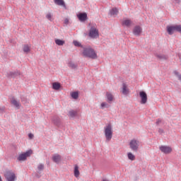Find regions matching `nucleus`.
Listing matches in <instances>:
<instances>
[{
  "label": "nucleus",
  "instance_id": "obj_18",
  "mask_svg": "<svg viewBox=\"0 0 181 181\" xmlns=\"http://www.w3.org/2000/svg\"><path fill=\"white\" fill-rule=\"evenodd\" d=\"M157 58H158L159 60H168L169 57L168 55L159 54L156 55Z\"/></svg>",
  "mask_w": 181,
  "mask_h": 181
},
{
  "label": "nucleus",
  "instance_id": "obj_10",
  "mask_svg": "<svg viewBox=\"0 0 181 181\" xmlns=\"http://www.w3.org/2000/svg\"><path fill=\"white\" fill-rule=\"evenodd\" d=\"M78 18L81 22H86V21H87V13H81L78 15Z\"/></svg>",
  "mask_w": 181,
  "mask_h": 181
},
{
  "label": "nucleus",
  "instance_id": "obj_7",
  "mask_svg": "<svg viewBox=\"0 0 181 181\" xmlns=\"http://www.w3.org/2000/svg\"><path fill=\"white\" fill-rule=\"evenodd\" d=\"M141 104H146L148 102V95L145 91H140Z\"/></svg>",
  "mask_w": 181,
  "mask_h": 181
},
{
  "label": "nucleus",
  "instance_id": "obj_29",
  "mask_svg": "<svg viewBox=\"0 0 181 181\" xmlns=\"http://www.w3.org/2000/svg\"><path fill=\"white\" fill-rule=\"evenodd\" d=\"M46 18H47V19H48V21H50V22H52V21H53V16L50 13H47Z\"/></svg>",
  "mask_w": 181,
  "mask_h": 181
},
{
  "label": "nucleus",
  "instance_id": "obj_14",
  "mask_svg": "<svg viewBox=\"0 0 181 181\" xmlns=\"http://www.w3.org/2000/svg\"><path fill=\"white\" fill-rule=\"evenodd\" d=\"M11 103L13 105H14V107H16V108L21 107V103H19V101L16 100V99H15L14 98L11 99Z\"/></svg>",
  "mask_w": 181,
  "mask_h": 181
},
{
  "label": "nucleus",
  "instance_id": "obj_4",
  "mask_svg": "<svg viewBox=\"0 0 181 181\" xmlns=\"http://www.w3.org/2000/svg\"><path fill=\"white\" fill-rule=\"evenodd\" d=\"M129 147L132 151L136 152L139 148V141L135 139H132L129 142Z\"/></svg>",
  "mask_w": 181,
  "mask_h": 181
},
{
  "label": "nucleus",
  "instance_id": "obj_26",
  "mask_svg": "<svg viewBox=\"0 0 181 181\" xmlns=\"http://www.w3.org/2000/svg\"><path fill=\"white\" fill-rule=\"evenodd\" d=\"M71 97H72L74 100H77V98H78V92H72L71 93Z\"/></svg>",
  "mask_w": 181,
  "mask_h": 181
},
{
  "label": "nucleus",
  "instance_id": "obj_6",
  "mask_svg": "<svg viewBox=\"0 0 181 181\" xmlns=\"http://www.w3.org/2000/svg\"><path fill=\"white\" fill-rule=\"evenodd\" d=\"M32 153H33V151L28 150L25 153H23L20 154L18 159V160H25V159L29 158V156H30V155H32Z\"/></svg>",
  "mask_w": 181,
  "mask_h": 181
},
{
  "label": "nucleus",
  "instance_id": "obj_38",
  "mask_svg": "<svg viewBox=\"0 0 181 181\" xmlns=\"http://www.w3.org/2000/svg\"><path fill=\"white\" fill-rule=\"evenodd\" d=\"M0 181H2V178H1V177H0Z\"/></svg>",
  "mask_w": 181,
  "mask_h": 181
},
{
  "label": "nucleus",
  "instance_id": "obj_32",
  "mask_svg": "<svg viewBox=\"0 0 181 181\" xmlns=\"http://www.w3.org/2000/svg\"><path fill=\"white\" fill-rule=\"evenodd\" d=\"M44 168H45V165H43V164H40L37 166L38 170H43Z\"/></svg>",
  "mask_w": 181,
  "mask_h": 181
},
{
  "label": "nucleus",
  "instance_id": "obj_25",
  "mask_svg": "<svg viewBox=\"0 0 181 181\" xmlns=\"http://www.w3.org/2000/svg\"><path fill=\"white\" fill-rule=\"evenodd\" d=\"M127 158L129 160H135V156L131 152L127 153Z\"/></svg>",
  "mask_w": 181,
  "mask_h": 181
},
{
  "label": "nucleus",
  "instance_id": "obj_16",
  "mask_svg": "<svg viewBox=\"0 0 181 181\" xmlns=\"http://www.w3.org/2000/svg\"><path fill=\"white\" fill-rule=\"evenodd\" d=\"M74 175L75 177H78L80 176V170H78V165H74Z\"/></svg>",
  "mask_w": 181,
  "mask_h": 181
},
{
  "label": "nucleus",
  "instance_id": "obj_19",
  "mask_svg": "<svg viewBox=\"0 0 181 181\" xmlns=\"http://www.w3.org/2000/svg\"><path fill=\"white\" fill-rule=\"evenodd\" d=\"M118 12H119L118 8H113L112 10H110V16H115L118 15Z\"/></svg>",
  "mask_w": 181,
  "mask_h": 181
},
{
  "label": "nucleus",
  "instance_id": "obj_12",
  "mask_svg": "<svg viewBox=\"0 0 181 181\" xmlns=\"http://www.w3.org/2000/svg\"><path fill=\"white\" fill-rule=\"evenodd\" d=\"M122 93L124 94V95L129 94V89H128V86H127L125 83L122 84Z\"/></svg>",
  "mask_w": 181,
  "mask_h": 181
},
{
  "label": "nucleus",
  "instance_id": "obj_17",
  "mask_svg": "<svg viewBox=\"0 0 181 181\" xmlns=\"http://www.w3.org/2000/svg\"><path fill=\"white\" fill-rule=\"evenodd\" d=\"M123 26H131L132 21L130 19H124L122 23Z\"/></svg>",
  "mask_w": 181,
  "mask_h": 181
},
{
  "label": "nucleus",
  "instance_id": "obj_2",
  "mask_svg": "<svg viewBox=\"0 0 181 181\" xmlns=\"http://www.w3.org/2000/svg\"><path fill=\"white\" fill-rule=\"evenodd\" d=\"M89 26H90L88 34L89 37H91V39H97V37L100 36L98 28H97V24L90 23Z\"/></svg>",
  "mask_w": 181,
  "mask_h": 181
},
{
  "label": "nucleus",
  "instance_id": "obj_13",
  "mask_svg": "<svg viewBox=\"0 0 181 181\" xmlns=\"http://www.w3.org/2000/svg\"><path fill=\"white\" fill-rule=\"evenodd\" d=\"M106 98L107 103H112V101H114V95L110 92H106Z\"/></svg>",
  "mask_w": 181,
  "mask_h": 181
},
{
  "label": "nucleus",
  "instance_id": "obj_27",
  "mask_svg": "<svg viewBox=\"0 0 181 181\" xmlns=\"http://www.w3.org/2000/svg\"><path fill=\"white\" fill-rule=\"evenodd\" d=\"M69 115L73 118V117H76L77 115V111L76 110H71L69 112Z\"/></svg>",
  "mask_w": 181,
  "mask_h": 181
},
{
  "label": "nucleus",
  "instance_id": "obj_23",
  "mask_svg": "<svg viewBox=\"0 0 181 181\" xmlns=\"http://www.w3.org/2000/svg\"><path fill=\"white\" fill-rule=\"evenodd\" d=\"M23 50L24 53H29L30 52V46H29L28 45H23Z\"/></svg>",
  "mask_w": 181,
  "mask_h": 181
},
{
  "label": "nucleus",
  "instance_id": "obj_22",
  "mask_svg": "<svg viewBox=\"0 0 181 181\" xmlns=\"http://www.w3.org/2000/svg\"><path fill=\"white\" fill-rule=\"evenodd\" d=\"M55 43L56 45H57L58 46H63L64 45V43H66L64 42V40H60V39H56L55 40Z\"/></svg>",
  "mask_w": 181,
  "mask_h": 181
},
{
  "label": "nucleus",
  "instance_id": "obj_21",
  "mask_svg": "<svg viewBox=\"0 0 181 181\" xmlns=\"http://www.w3.org/2000/svg\"><path fill=\"white\" fill-rule=\"evenodd\" d=\"M60 87H62V85H60V83L59 82H54L52 83L53 90H60Z\"/></svg>",
  "mask_w": 181,
  "mask_h": 181
},
{
  "label": "nucleus",
  "instance_id": "obj_11",
  "mask_svg": "<svg viewBox=\"0 0 181 181\" xmlns=\"http://www.w3.org/2000/svg\"><path fill=\"white\" fill-rule=\"evenodd\" d=\"M167 32L169 35H173L176 32L175 25H170L167 27Z\"/></svg>",
  "mask_w": 181,
  "mask_h": 181
},
{
  "label": "nucleus",
  "instance_id": "obj_36",
  "mask_svg": "<svg viewBox=\"0 0 181 181\" xmlns=\"http://www.w3.org/2000/svg\"><path fill=\"white\" fill-rule=\"evenodd\" d=\"M64 23H66V24L69 23V18H66L64 20Z\"/></svg>",
  "mask_w": 181,
  "mask_h": 181
},
{
  "label": "nucleus",
  "instance_id": "obj_24",
  "mask_svg": "<svg viewBox=\"0 0 181 181\" xmlns=\"http://www.w3.org/2000/svg\"><path fill=\"white\" fill-rule=\"evenodd\" d=\"M100 108L102 110H104V108H110V105H108V103H107V102H103L100 104Z\"/></svg>",
  "mask_w": 181,
  "mask_h": 181
},
{
  "label": "nucleus",
  "instance_id": "obj_31",
  "mask_svg": "<svg viewBox=\"0 0 181 181\" xmlns=\"http://www.w3.org/2000/svg\"><path fill=\"white\" fill-rule=\"evenodd\" d=\"M175 31L181 33V25H175Z\"/></svg>",
  "mask_w": 181,
  "mask_h": 181
},
{
  "label": "nucleus",
  "instance_id": "obj_33",
  "mask_svg": "<svg viewBox=\"0 0 181 181\" xmlns=\"http://www.w3.org/2000/svg\"><path fill=\"white\" fill-rule=\"evenodd\" d=\"M35 136L33 135V134H32V133H30L29 134H28V138H29V139H33V137H34Z\"/></svg>",
  "mask_w": 181,
  "mask_h": 181
},
{
  "label": "nucleus",
  "instance_id": "obj_30",
  "mask_svg": "<svg viewBox=\"0 0 181 181\" xmlns=\"http://www.w3.org/2000/svg\"><path fill=\"white\" fill-rule=\"evenodd\" d=\"M74 46H76V47H81V43H80V42L77 41V40H74L73 42Z\"/></svg>",
  "mask_w": 181,
  "mask_h": 181
},
{
  "label": "nucleus",
  "instance_id": "obj_20",
  "mask_svg": "<svg viewBox=\"0 0 181 181\" xmlns=\"http://www.w3.org/2000/svg\"><path fill=\"white\" fill-rule=\"evenodd\" d=\"M54 4L56 5H59V6H64V8H66V4H64V1L63 0H54Z\"/></svg>",
  "mask_w": 181,
  "mask_h": 181
},
{
  "label": "nucleus",
  "instance_id": "obj_3",
  "mask_svg": "<svg viewBox=\"0 0 181 181\" xmlns=\"http://www.w3.org/2000/svg\"><path fill=\"white\" fill-rule=\"evenodd\" d=\"M105 136L108 142L112 139V126L111 124H107L105 127Z\"/></svg>",
  "mask_w": 181,
  "mask_h": 181
},
{
  "label": "nucleus",
  "instance_id": "obj_9",
  "mask_svg": "<svg viewBox=\"0 0 181 181\" xmlns=\"http://www.w3.org/2000/svg\"><path fill=\"white\" fill-rule=\"evenodd\" d=\"M133 33L135 36H139L142 33V28L139 25H136L133 29Z\"/></svg>",
  "mask_w": 181,
  "mask_h": 181
},
{
  "label": "nucleus",
  "instance_id": "obj_8",
  "mask_svg": "<svg viewBox=\"0 0 181 181\" xmlns=\"http://www.w3.org/2000/svg\"><path fill=\"white\" fill-rule=\"evenodd\" d=\"M160 151H161L163 153H165L166 155H168L172 152V147L168 146H161L160 147Z\"/></svg>",
  "mask_w": 181,
  "mask_h": 181
},
{
  "label": "nucleus",
  "instance_id": "obj_28",
  "mask_svg": "<svg viewBox=\"0 0 181 181\" xmlns=\"http://www.w3.org/2000/svg\"><path fill=\"white\" fill-rule=\"evenodd\" d=\"M68 66L71 69H76L77 67V65L76 64H74V62H73L71 61L68 63Z\"/></svg>",
  "mask_w": 181,
  "mask_h": 181
},
{
  "label": "nucleus",
  "instance_id": "obj_35",
  "mask_svg": "<svg viewBox=\"0 0 181 181\" xmlns=\"http://www.w3.org/2000/svg\"><path fill=\"white\" fill-rule=\"evenodd\" d=\"M173 74H175V76H177V77L178 76V75H180L179 72H177V71H174Z\"/></svg>",
  "mask_w": 181,
  "mask_h": 181
},
{
  "label": "nucleus",
  "instance_id": "obj_37",
  "mask_svg": "<svg viewBox=\"0 0 181 181\" xmlns=\"http://www.w3.org/2000/svg\"><path fill=\"white\" fill-rule=\"evenodd\" d=\"M177 77H178V79L181 80V75L180 74L178 75V76H177Z\"/></svg>",
  "mask_w": 181,
  "mask_h": 181
},
{
  "label": "nucleus",
  "instance_id": "obj_15",
  "mask_svg": "<svg viewBox=\"0 0 181 181\" xmlns=\"http://www.w3.org/2000/svg\"><path fill=\"white\" fill-rule=\"evenodd\" d=\"M52 160L55 162V163H59L60 160H62V156L59 154H55L52 156Z\"/></svg>",
  "mask_w": 181,
  "mask_h": 181
},
{
  "label": "nucleus",
  "instance_id": "obj_5",
  "mask_svg": "<svg viewBox=\"0 0 181 181\" xmlns=\"http://www.w3.org/2000/svg\"><path fill=\"white\" fill-rule=\"evenodd\" d=\"M4 176L7 181H15L16 180V175L12 171H6Z\"/></svg>",
  "mask_w": 181,
  "mask_h": 181
},
{
  "label": "nucleus",
  "instance_id": "obj_34",
  "mask_svg": "<svg viewBox=\"0 0 181 181\" xmlns=\"http://www.w3.org/2000/svg\"><path fill=\"white\" fill-rule=\"evenodd\" d=\"M160 122H162V119H158L156 121L157 125H159V124H160Z\"/></svg>",
  "mask_w": 181,
  "mask_h": 181
},
{
  "label": "nucleus",
  "instance_id": "obj_1",
  "mask_svg": "<svg viewBox=\"0 0 181 181\" xmlns=\"http://www.w3.org/2000/svg\"><path fill=\"white\" fill-rule=\"evenodd\" d=\"M82 54L84 57H89V59H97V53H95V51L90 47H83Z\"/></svg>",
  "mask_w": 181,
  "mask_h": 181
}]
</instances>
